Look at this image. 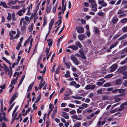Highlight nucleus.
Segmentation results:
<instances>
[{
	"mask_svg": "<svg viewBox=\"0 0 127 127\" xmlns=\"http://www.w3.org/2000/svg\"><path fill=\"white\" fill-rule=\"evenodd\" d=\"M76 29L77 32L79 33H83L84 30V28L82 27H77Z\"/></svg>",
	"mask_w": 127,
	"mask_h": 127,
	"instance_id": "nucleus-1",
	"label": "nucleus"
},
{
	"mask_svg": "<svg viewBox=\"0 0 127 127\" xmlns=\"http://www.w3.org/2000/svg\"><path fill=\"white\" fill-rule=\"evenodd\" d=\"M127 105V102H126L122 103L120 106V108L118 109L117 108V111H122L124 108V107L125 105Z\"/></svg>",
	"mask_w": 127,
	"mask_h": 127,
	"instance_id": "nucleus-2",
	"label": "nucleus"
},
{
	"mask_svg": "<svg viewBox=\"0 0 127 127\" xmlns=\"http://www.w3.org/2000/svg\"><path fill=\"white\" fill-rule=\"evenodd\" d=\"M71 59L75 64L77 65L79 64V63L78 61L75 56H71Z\"/></svg>",
	"mask_w": 127,
	"mask_h": 127,
	"instance_id": "nucleus-3",
	"label": "nucleus"
},
{
	"mask_svg": "<svg viewBox=\"0 0 127 127\" xmlns=\"http://www.w3.org/2000/svg\"><path fill=\"white\" fill-rule=\"evenodd\" d=\"M26 9L25 8L23 7L22 9L19 10L17 13V14L19 16H21L23 15V13L25 12Z\"/></svg>",
	"mask_w": 127,
	"mask_h": 127,
	"instance_id": "nucleus-4",
	"label": "nucleus"
},
{
	"mask_svg": "<svg viewBox=\"0 0 127 127\" xmlns=\"http://www.w3.org/2000/svg\"><path fill=\"white\" fill-rule=\"evenodd\" d=\"M17 0H9L7 4L9 6H11L12 4L14 5L16 4Z\"/></svg>",
	"mask_w": 127,
	"mask_h": 127,
	"instance_id": "nucleus-5",
	"label": "nucleus"
},
{
	"mask_svg": "<svg viewBox=\"0 0 127 127\" xmlns=\"http://www.w3.org/2000/svg\"><path fill=\"white\" fill-rule=\"evenodd\" d=\"M78 37L80 41L84 40L87 38L86 36L84 34H79L78 36Z\"/></svg>",
	"mask_w": 127,
	"mask_h": 127,
	"instance_id": "nucleus-6",
	"label": "nucleus"
},
{
	"mask_svg": "<svg viewBox=\"0 0 127 127\" xmlns=\"http://www.w3.org/2000/svg\"><path fill=\"white\" fill-rule=\"evenodd\" d=\"M23 23V26H26L27 24L26 21H25L24 18H22L21 19L20 22V26H22Z\"/></svg>",
	"mask_w": 127,
	"mask_h": 127,
	"instance_id": "nucleus-7",
	"label": "nucleus"
},
{
	"mask_svg": "<svg viewBox=\"0 0 127 127\" xmlns=\"http://www.w3.org/2000/svg\"><path fill=\"white\" fill-rule=\"evenodd\" d=\"M54 22V20L53 19H52L51 20V21L49 23V32H50V31L52 28V27L53 26Z\"/></svg>",
	"mask_w": 127,
	"mask_h": 127,
	"instance_id": "nucleus-8",
	"label": "nucleus"
},
{
	"mask_svg": "<svg viewBox=\"0 0 127 127\" xmlns=\"http://www.w3.org/2000/svg\"><path fill=\"white\" fill-rule=\"evenodd\" d=\"M18 94L17 93H15L12 96V98H11L10 100L9 101V103L10 104H11L12 102L14 101L15 99V98L16 97V95Z\"/></svg>",
	"mask_w": 127,
	"mask_h": 127,
	"instance_id": "nucleus-9",
	"label": "nucleus"
},
{
	"mask_svg": "<svg viewBox=\"0 0 127 127\" xmlns=\"http://www.w3.org/2000/svg\"><path fill=\"white\" fill-rule=\"evenodd\" d=\"M3 69H4L5 74H7L8 75H9L10 74H11V72L8 67H7Z\"/></svg>",
	"mask_w": 127,
	"mask_h": 127,
	"instance_id": "nucleus-10",
	"label": "nucleus"
},
{
	"mask_svg": "<svg viewBox=\"0 0 127 127\" xmlns=\"http://www.w3.org/2000/svg\"><path fill=\"white\" fill-rule=\"evenodd\" d=\"M80 54L81 55V57L83 59H85L86 56L84 55V53L82 50V49H81L79 51Z\"/></svg>",
	"mask_w": 127,
	"mask_h": 127,
	"instance_id": "nucleus-11",
	"label": "nucleus"
},
{
	"mask_svg": "<svg viewBox=\"0 0 127 127\" xmlns=\"http://www.w3.org/2000/svg\"><path fill=\"white\" fill-rule=\"evenodd\" d=\"M2 5L4 7L6 8H9L10 7L9 6H7L6 3L5 2H2L1 1L0 2V6Z\"/></svg>",
	"mask_w": 127,
	"mask_h": 127,
	"instance_id": "nucleus-12",
	"label": "nucleus"
},
{
	"mask_svg": "<svg viewBox=\"0 0 127 127\" xmlns=\"http://www.w3.org/2000/svg\"><path fill=\"white\" fill-rule=\"evenodd\" d=\"M122 5H124L125 8H127V0H123L121 6Z\"/></svg>",
	"mask_w": 127,
	"mask_h": 127,
	"instance_id": "nucleus-13",
	"label": "nucleus"
},
{
	"mask_svg": "<svg viewBox=\"0 0 127 127\" xmlns=\"http://www.w3.org/2000/svg\"><path fill=\"white\" fill-rule=\"evenodd\" d=\"M117 68V65L114 64L111 67V72L114 71Z\"/></svg>",
	"mask_w": 127,
	"mask_h": 127,
	"instance_id": "nucleus-14",
	"label": "nucleus"
},
{
	"mask_svg": "<svg viewBox=\"0 0 127 127\" xmlns=\"http://www.w3.org/2000/svg\"><path fill=\"white\" fill-rule=\"evenodd\" d=\"M118 20V19L116 16L114 17L112 19V23L113 24L116 23Z\"/></svg>",
	"mask_w": 127,
	"mask_h": 127,
	"instance_id": "nucleus-15",
	"label": "nucleus"
},
{
	"mask_svg": "<svg viewBox=\"0 0 127 127\" xmlns=\"http://www.w3.org/2000/svg\"><path fill=\"white\" fill-rule=\"evenodd\" d=\"M71 118L73 119H77L78 120H81L82 119V118H78V117L77 115H74L72 116Z\"/></svg>",
	"mask_w": 127,
	"mask_h": 127,
	"instance_id": "nucleus-16",
	"label": "nucleus"
},
{
	"mask_svg": "<svg viewBox=\"0 0 127 127\" xmlns=\"http://www.w3.org/2000/svg\"><path fill=\"white\" fill-rule=\"evenodd\" d=\"M17 82L16 80L15 79H13L11 81L10 85H9V87H10L12 86L14 84L16 83Z\"/></svg>",
	"mask_w": 127,
	"mask_h": 127,
	"instance_id": "nucleus-17",
	"label": "nucleus"
},
{
	"mask_svg": "<svg viewBox=\"0 0 127 127\" xmlns=\"http://www.w3.org/2000/svg\"><path fill=\"white\" fill-rule=\"evenodd\" d=\"M33 82L29 85L27 91V93H28V92L30 91L31 90L32 88L33 85Z\"/></svg>",
	"mask_w": 127,
	"mask_h": 127,
	"instance_id": "nucleus-18",
	"label": "nucleus"
},
{
	"mask_svg": "<svg viewBox=\"0 0 127 127\" xmlns=\"http://www.w3.org/2000/svg\"><path fill=\"white\" fill-rule=\"evenodd\" d=\"M63 116L65 119H68L69 118V117L67 113L65 112H63Z\"/></svg>",
	"mask_w": 127,
	"mask_h": 127,
	"instance_id": "nucleus-19",
	"label": "nucleus"
},
{
	"mask_svg": "<svg viewBox=\"0 0 127 127\" xmlns=\"http://www.w3.org/2000/svg\"><path fill=\"white\" fill-rule=\"evenodd\" d=\"M127 37V34H125L123 36H121L120 38L118 39V40H119L120 41L121 40L123 39H125L126 37Z\"/></svg>",
	"mask_w": 127,
	"mask_h": 127,
	"instance_id": "nucleus-20",
	"label": "nucleus"
},
{
	"mask_svg": "<svg viewBox=\"0 0 127 127\" xmlns=\"http://www.w3.org/2000/svg\"><path fill=\"white\" fill-rule=\"evenodd\" d=\"M122 82V79H119L116 81L115 83L116 85H117L120 84Z\"/></svg>",
	"mask_w": 127,
	"mask_h": 127,
	"instance_id": "nucleus-21",
	"label": "nucleus"
},
{
	"mask_svg": "<svg viewBox=\"0 0 127 127\" xmlns=\"http://www.w3.org/2000/svg\"><path fill=\"white\" fill-rule=\"evenodd\" d=\"M2 59L4 61L8 63L9 65H11V64L10 63L9 61L5 57H3L2 58Z\"/></svg>",
	"mask_w": 127,
	"mask_h": 127,
	"instance_id": "nucleus-22",
	"label": "nucleus"
},
{
	"mask_svg": "<svg viewBox=\"0 0 127 127\" xmlns=\"http://www.w3.org/2000/svg\"><path fill=\"white\" fill-rule=\"evenodd\" d=\"M45 84V83L44 82H43L42 83H40L38 88L40 90L44 86Z\"/></svg>",
	"mask_w": 127,
	"mask_h": 127,
	"instance_id": "nucleus-23",
	"label": "nucleus"
},
{
	"mask_svg": "<svg viewBox=\"0 0 127 127\" xmlns=\"http://www.w3.org/2000/svg\"><path fill=\"white\" fill-rule=\"evenodd\" d=\"M20 6L18 5L12 6L11 8L14 9H18L20 8Z\"/></svg>",
	"mask_w": 127,
	"mask_h": 127,
	"instance_id": "nucleus-24",
	"label": "nucleus"
},
{
	"mask_svg": "<svg viewBox=\"0 0 127 127\" xmlns=\"http://www.w3.org/2000/svg\"><path fill=\"white\" fill-rule=\"evenodd\" d=\"M75 45L77 46L78 47L81 48L82 47V45L78 41H76L75 42Z\"/></svg>",
	"mask_w": 127,
	"mask_h": 127,
	"instance_id": "nucleus-25",
	"label": "nucleus"
},
{
	"mask_svg": "<svg viewBox=\"0 0 127 127\" xmlns=\"http://www.w3.org/2000/svg\"><path fill=\"white\" fill-rule=\"evenodd\" d=\"M72 97L74 99H80L82 98V97H81L78 96L77 95L73 96H72Z\"/></svg>",
	"mask_w": 127,
	"mask_h": 127,
	"instance_id": "nucleus-26",
	"label": "nucleus"
},
{
	"mask_svg": "<svg viewBox=\"0 0 127 127\" xmlns=\"http://www.w3.org/2000/svg\"><path fill=\"white\" fill-rule=\"evenodd\" d=\"M118 44V42H116L112 44L110 47V49H111L115 47Z\"/></svg>",
	"mask_w": 127,
	"mask_h": 127,
	"instance_id": "nucleus-27",
	"label": "nucleus"
},
{
	"mask_svg": "<svg viewBox=\"0 0 127 127\" xmlns=\"http://www.w3.org/2000/svg\"><path fill=\"white\" fill-rule=\"evenodd\" d=\"M47 41L48 42V45L49 47H50L52 46V42L51 41V39H47Z\"/></svg>",
	"mask_w": 127,
	"mask_h": 127,
	"instance_id": "nucleus-28",
	"label": "nucleus"
},
{
	"mask_svg": "<svg viewBox=\"0 0 127 127\" xmlns=\"http://www.w3.org/2000/svg\"><path fill=\"white\" fill-rule=\"evenodd\" d=\"M124 12V11L122 9H120L118 10L117 14H121Z\"/></svg>",
	"mask_w": 127,
	"mask_h": 127,
	"instance_id": "nucleus-29",
	"label": "nucleus"
},
{
	"mask_svg": "<svg viewBox=\"0 0 127 127\" xmlns=\"http://www.w3.org/2000/svg\"><path fill=\"white\" fill-rule=\"evenodd\" d=\"M12 18L11 17V15L10 13H8V16L7 17L6 19L8 21L11 20V19Z\"/></svg>",
	"mask_w": 127,
	"mask_h": 127,
	"instance_id": "nucleus-30",
	"label": "nucleus"
},
{
	"mask_svg": "<svg viewBox=\"0 0 127 127\" xmlns=\"http://www.w3.org/2000/svg\"><path fill=\"white\" fill-rule=\"evenodd\" d=\"M105 80H104L102 82H98L96 83V85L98 86H101L105 82Z\"/></svg>",
	"mask_w": 127,
	"mask_h": 127,
	"instance_id": "nucleus-31",
	"label": "nucleus"
},
{
	"mask_svg": "<svg viewBox=\"0 0 127 127\" xmlns=\"http://www.w3.org/2000/svg\"><path fill=\"white\" fill-rule=\"evenodd\" d=\"M17 115V112H13L12 113V116L13 118H16Z\"/></svg>",
	"mask_w": 127,
	"mask_h": 127,
	"instance_id": "nucleus-32",
	"label": "nucleus"
},
{
	"mask_svg": "<svg viewBox=\"0 0 127 127\" xmlns=\"http://www.w3.org/2000/svg\"><path fill=\"white\" fill-rule=\"evenodd\" d=\"M72 49L75 50H76L78 49V47L77 46L73 45H72Z\"/></svg>",
	"mask_w": 127,
	"mask_h": 127,
	"instance_id": "nucleus-33",
	"label": "nucleus"
},
{
	"mask_svg": "<svg viewBox=\"0 0 127 127\" xmlns=\"http://www.w3.org/2000/svg\"><path fill=\"white\" fill-rule=\"evenodd\" d=\"M121 22L122 23H125L127 22V18H124L121 20Z\"/></svg>",
	"mask_w": 127,
	"mask_h": 127,
	"instance_id": "nucleus-34",
	"label": "nucleus"
},
{
	"mask_svg": "<svg viewBox=\"0 0 127 127\" xmlns=\"http://www.w3.org/2000/svg\"><path fill=\"white\" fill-rule=\"evenodd\" d=\"M106 14L105 13H104L102 12H99L97 14L100 16H103L105 15Z\"/></svg>",
	"mask_w": 127,
	"mask_h": 127,
	"instance_id": "nucleus-35",
	"label": "nucleus"
},
{
	"mask_svg": "<svg viewBox=\"0 0 127 127\" xmlns=\"http://www.w3.org/2000/svg\"><path fill=\"white\" fill-rule=\"evenodd\" d=\"M81 125V123L78 122L76 123L73 127H79Z\"/></svg>",
	"mask_w": 127,
	"mask_h": 127,
	"instance_id": "nucleus-36",
	"label": "nucleus"
},
{
	"mask_svg": "<svg viewBox=\"0 0 127 127\" xmlns=\"http://www.w3.org/2000/svg\"><path fill=\"white\" fill-rule=\"evenodd\" d=\"M41 98L40 95H39L38 97H37V98L35 102V103H36L37 102H38L39 101L40 99Z\"/></svg>",
	"mask_w": 127,
	"mask_h": 127,
	"instance_id": "nucleus-37",
	"label": "nucleus"
},
{
	"mask_svg": "<svg viewBox=\"0 0 127 127\" xmlns=\"http://www.w3.org/2000/svg\"><path fill=\"white\" fill-rule=\"evenodd\" d=\"M33 29V25H32L29 28V32H31Z\"/></svg>",
	"mask_w": 127,
	"mask_h": 127,
	"instance_id": "nucleus-38",
	"label": "nucleus"
},
{
	"mask_svg": "<svg viewBox=\"0 0 127 127\" xmlns=\"http://www.w3.org/2000/svg\"><path fill=\"white\" fill-rule=\"evenodd\" d=\"M30 41V39H29V37L25 41V43L24 44V46L25 47L26 44L28 43Z\"/></svg>",
	"mask_w": 127,
	"mask_h": 127,
	"instance_id": "nucleus-39",
	"label": "nucleus"
},
{
	"mask_svg": "<svg viewBox=\"0 0 127 127\" xmlns=\"http://www.w3.org/2000/svg\"><path fill=\"white\" fill-rule=\"evenodd\" d=\"M58 2H57L56 4L53 7V11L54 13H55L56 11V7L57 6Z\"/></svg>",
	"mask_w": 127,
	"mask_h": 127,
	"instance_id": "nucleus-40",
	"label": "nucleus"
},
{
	"mask_svg": "<svg viewBox=\"0 0 127 127\" xmlns=\"http://www.w3.org/2000/svg\"><path fill=\"white\" fill-rule=\"evenodd\" d=\"M82 106L85 108H86L89 106V105L88 104L85 103H84L82 104Z\"/></svg>",
	"mask_w": 127,
	"mask_h": 127,
	"instance_id": "nucleus-41",
	"label": "nucleus"
},
{
	"mask_svg": "<svg viewBox=\"0 0 127 127\" xmlns=\"http://www.w3.org/2000/svg\"><path fill=\"white\" fill-rule=\"evenodd\" d=\"M57 112V109L56 108H55L54 109L53 113V115L54 117L55 116L56 113Z\"/></svg>",
	"mask_w": 127,
	"mask_h": 127,
	"instance_id": "nucleus-42",
	"label": "nucleus"
},
{
	"mask_svg": "<svg viewBox=\"0 0 127 127\" xmlns=\"http://www.w3.org/2000/svg\"><path fill=\"white\" fill-rule=\"evenodd\" d=\"M126 66L124 67H122L120 68L119 69H118V70H119V71H120V73L122 72V71L123 69H126Z\"/></svg>",
	"mask_w": 127,
	"mask_h": 127,
	"instance_id": "nucleus-43",
	"label": "nucleus"
},
{
	"mask_svg": "<svg viewBox=\"0 0 127 127\" xmlns=\"http://www.w3.org/2000/svg\"><path fill=\"white\" fill-rule=\"evenodd\" d=\"M25 19L26 21L28 23H29L30 21V20L28 16L25 17Z\"/></svg>",
	"mask_w": 127,
	"mask_h": 127,
	"instance_id": "nucleus-44",
	"label": "nucleus"
},
{
	"mask_svg": "<svg viewBox=\"0 0 127 127\" xmlns=\"http://www.w3.org/2000/svg\"><path fill=\"white\" fill-rule=\"evenodd\" d=\"M111 86V84L108 83H106L103 85V86L104 87H109Z\"/></svg>",
	"mask_w": 127,
	"mask_h": 127,
	"instance_id": "nucleus-45",
	"label": "nucleus"
},
{
	"mask_svg": "<svg viewBox=\"0 0 127 127\" xmlns=\"http://www.w3.org/2000/svg\"><path fill=\"white\" fill-rule=\"evenodd\" d=\"M65 76L66 78H68L70 76L69 73L68 71H67L66 72V73L64 75Z\"/></svg>",
	"mask_w": 127,
	"mask_h": 127,
	"instance_id": "nucleus-46",
	"label": "nucleus"
},
{
	"mask_svg": "<svg viewBox=\"0 0 127 127\" xmlns=\"http://www.w3.org/2000/svg\"><path fill=\"white\" fill-rule=\"evenodd\" d=\"M76 82L73 81L70 82V84L71 86H73L76 85Z\"/></svg>",
	"mask_w": 127,
	"mask_h": 127,
	"instance_id": "nucleus-47",
	"label": "nucleus"
},
{
	"mask_svg": "<svg viewBox=\"0 0 127 127\" xmlns=\"http://www.w3.org/2000/svg\"><path fill=\"white\" fill-rule=\"evenodd\" d=\"M68 106L72 108H74L75 107V105L74 104L71 103L69 104L68 105Z\"/></svg>",
	"mask_w": 127,
	"mask_h": 127,
	"instance_id": "nucleus-48",
	"label": "nucleus"
},
{
	"mask_svg": "<svg viewBox=\"0 0 127 127\" xmlns=\"http://www.w3.org/2000/svg\"><path fill=\"white\" fill-rule=\"evenodd\" d=\"M89 2L90 3H91V5L95 3V1L94 0H89Z\"/></svg>",
	"mask_w": 127,
	"mask_h": 127,
	"instance_id": "nucleus-49",
	"label": "nucleus"
},
{
	"mask_svg": "<svg viewBox=\"0 0 127 127\" xmlns=\"http://www.w3.org/2000/svg\"><path fill=\"white\" fill-rule=\"evenodd\" d=\"M47 19L45 18H44V20L43 23V26L44 27L45 26L46 23Z\"/></svg>",
	"mask_w": 127,
	"mask_h": 127,
	"instance_id": "nucleus-50",
	"label": "nucleus"
},
{
	"mask_svg": "<svg viewBox=\"0 0 127 127\" xmlns=\"http://www.w3.org/2000/svg\"><path fill=\"white\" fill-rule=\"evenodd\" d=\"M113 76V75L111 74H109L106 76H105V78H110L111 77Z\"/></svg>",
	"mask_w": 127,
	"mask_h": 127,
	"instance_id": "nucleus-51",
	"label": "nucleus"
},
{
	"mask_svg": "<svg viewBox=\"0 0 127 127\" xmlns=\"http://www.w3.org/2000/svg\"><path fill=\"white\" fill-rule=\"evenodd\" d=\"M36 104L34 103L32 105L33 109L34 110H36L37 109V107L36 106Z\"/></svg>",
	"mask_w": 127,
	"mask_h": 127,
	"instance_id": "nucleus-52",
	"label": "nucleus"
},
{
	"mask_svg": "<svg viewBox=\"0 0 127 127\" xmlns=\"http://www.w3.org/2000/svg\"><path fill=\"white\" fill-rule=\"evenodd\" d=\"M125 90L124 89H118V91H119V93H123L124 92Z\"/></svg>",
	"mask_w": 127,
	"mask_h": 127,
	"instance_id": "nucleus-53",
	"label": "nucleus"
},
{
	"mask_svg": "<svg viewBox=\"0 0 127 127\" xmlns=\"http://www.w3.org/2000/svg\"><path fill=\"white\" fill-rule=\"evenodd\" d=\"M122 30L124 32H127V27H124L123 28Z\"/></svg>",
	"mask_w": 127,
	"mask_h": 127,
	"instance_id": "nucleus-54",
	"label": "nucleus"
},
{
	"mask_svg": "<svg viewBox=\"0 0 127 127\" xmlns=\"http://www.w3.org/2000/svg\"><path fill=\"white\" fill-rule=\"evenodd\" d=\"M51 10V8L50 7H47L46 8V11L47 12H49Z\"/></svg>",
	"mask_w": 127,
	"mask_h": 127,
	"instance_id": "nucleus-55",
	"label": "nucleus"
},
{
	"mask_svg": "<svg viewBox=\"0 0 127 127\" xmlns=\"http://www.w3.org/2000/svg\"><path fill=\"white\" fill-rule=\"evenodd\" d=\"M2 119L4 121H8V120L6 118L5 116H3L2 117Z\"/></svg>",
	"mask_w": 127,
	"mask_h": 127,
	"instance_id": "nucleus-56",
	"label": "nucleus"
},
{
	"mask_svg": "<svg viewBox=\"0 0 127 127\" xmlns=\"http://www.w3.org/2000/svg\"><path fill=\"white\" fill-rule=\"evenodd\" d=\"M62 10H63V9H64V10H65L66 9V4L65 3V5H64V4L62 5Z\"/></svg>",
	"mask_w": 127,
	"mask_h": 127,
	"instance_id": "nucleus-57",
	"label": "nucleus"
},
{
	"mask_svg": "<svg viewBox=\"0 0 127 127\" xmlns=\"http://www.w3.org/2000/svg\"><path fill=\"white\" fill-rule=\"evenodd\" d=\"M5 84H4L0 86V88H1L2 89H4L5 88Z\"/></svg>",
	"mask_w": 127,
	"mask_h": 127,
	"instance_id": "nucleus-58",
	"label": "nucleus"
},
{
	"mask_svg": "<svg viewBox=\"0 0 127 127\" xmlns=\"http://www.w3.org/2000/svg\"><path fill=\"white\" fill-rule=\"evenodd\" d=\"M94 95L92 93H90L88 95V97L91 98Z\"/></svg>",
	"mask_w": 127,
	"mask_h": 127,
	"instance_id": "nucleus-59",
	"label": "nucleus"
},
{
	"mask_svg": "<svg viewBox=\"0 0 127 127\" xmlns=\"http://www.w3.org/2000/svg\"><path fill=\"white\" fill-rule=\"evenodd\" d=\"M86 34L88 37L90 36V32L89 31H87L86 32Z\"/></svg>",
	"mask_w": 127,
	"mask_h": 127,
	"instance_id": "nucleus-60",
	"label": "nucleus"
},
{
	"mask_svg": "<svg viewBox=\"0 0 127 127\" xmlns=\"http://www.w3.org/2000/svg\"><path fill=\"white\" fill-rule=\"evenodd\" d=\"M23 26V27H22L21 28V31H23L26 30V28L25 26Z\"/></svg>",
	"mask_w": 127,
	"mask_h": 127,
	"instance_id": "nucleus-61",
	"label": "nucleus"
},
{
	"mask_svg": "<svg viewBox=\"0 0 127 127\" xmlns=\"http://www.w3.org/2000/svg\"><path fill=\"white\" fill-rule=\"evenodd\" d=\"M31 110V108L30 107H29L28 109L26 110V113H25V115H27V113H28Z\"/></svg>",
	"mask_w": 127,
	"mask_h": 127,
	"instance_id": "nucleus-62",
	"label": "nucleus"
},
{
	"mask_svg": "<svg viewBox=\"0 0 127 127\" xmlns=\"http://www.w3.org/2000/svg\"><path fill=\"white\" fill-rule=\"evenodd\" d=\"M95 30L96 33H98L99 32V30L98 28L96 27L94 28Z\"/></svg>",
	"mask_w": 127,
	"mask_h": 127,
	"instance_id": "nucleus-63",
	"label": "nucleus"
},
{
	"mask_svg": "<svg viewBox=\"0 0 127 127\" xmlns=\"http://www.w3.org/2000/svg\"><path fill=\"white\" fill-rule=\"evenodd\" d=\"M75 102L76 104H81L82 103L81 101L77 100H75Z\"/></svg>",
	"mask_w": 127,
	"mask_h": 127,
	"instance_id": "nucleus-64",
	"label": "nucleus"
}]
</instances>
